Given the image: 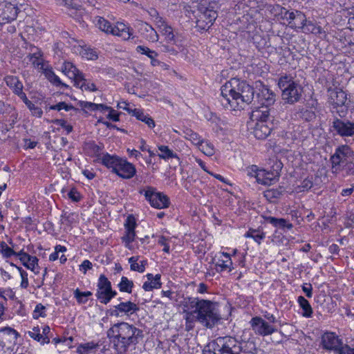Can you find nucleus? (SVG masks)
I'll use <instances>...</instances> for the list:
<instances>
[{
  "label": "nucleus",
  "instance_id": "obj_1",
  "mask_svg": "<svg viewBox=\"0 0 354 354\" xmlns=\"http://www.w3.org/2000/svg\"><path fill=\"white\" fill-rule=\"evenodd\" d=\"M186 320L192 316L204 326L212 328L221 319L216 304L198 297H186L181 302Z\"/></svg>",
  "mask_w": 354,
  "mask_h": 354
},
{
  "label": "nucleus",
  "instance_id": "obj_2",
  "mask_svg": "<svg viewBox=\"0 0 354 354\" xmlns=\"http://www.w3.org/2000/svg\"><path fill=\"white\" fill-rule=\"evenodd\" d=\"M254 93V88L245 81L233 78L221 86L220 101L227 109H243L245 105L252 103Z\"/></svg>",
  "mask_w": 354,
  "mask_h": 354
},
{
  "label": "nucleus",
  "instance_id": "obj_3",
  "mask_svg": "<svg viewBox=\"0 0 354 354\" xmlns=\"http://www.w3.org/2000/svg\"><path fill=\"white\" fill-rule=\"evenodd\" d=\"M106 333L114 348L120 353H125L130 346L136 345L143 337L141 329L124 322L113 324Z\"/></svg>",
  "mask_w": 354,
  "mask_h": 354
},
{
  "label": "nucleus",
  "instance_id": "obj_4",
  "mask_svg": "<svg viewBox=\"0 0 354 354\" xmlns=\"http://www.w3.org/2000/svg\"><path fill=\"white\" fill-rule=\"evenodd\" d=\"M250 119L252 122L250 126L257 139H266L274 129V124L273 118L270 114V109L265 106L255 108L251 113Z\"/></svg>",
  "mask_w": 354,
  "mask_h": 354
},
{
  "label": "nucleus",
  "instance_id": "obj_5",
  "mask_svg": "<svg viewBox=\"0 0 354 354\" xmlns=\"http://www.w3.org/2000/svg\"><path fill=\"white\" fill-rule=\"evenodd\" d=\"M277 85L281 91L282 100L286 103L293 104L300 100L303 88L290 75H281Z\"/></svg>",
  "mask_w": 354,
  "mask_h": 354
},
{
  "label": "nucleus",
  "instance_id": "obj_6",
  "mask_svg": "<svg viewBox=\"0 0 354 354\" xmlns=\"http://www.w3.org/2000/svg\"><path fill=\"white\" fill-rule=\"evenodd\" d=\"M218 354H239V341L232 336L218 337L208 344Z\"/></svg>",
  "mask_w": 354,
  "mask_h": 354
},
{
  "label": "nucleus",
  "instance_id": "obj_7",
  "mask_svg": "<svg viewBox=\"0 0 354 354\" xmlns=\"http://www.w3.org/2000/svg\"><path fill=\"white\" fill-rule=\"evenodd\" d=\"M353 158L354 151L349 146L344 145L337 147L330 158L333 173L340 172V168Z\"/></svg>",
  "mask_w": 354,
  "mask_h": 354
},
{
  "label": "nucleus",
  "instance_id": "obj_8",
  "mask_svg": "<svg viewBox=\"0 0 354 354\" xmlns=\"http://www.w3.org/2000/svg\"><path fill=\"white\" fill-rule=\"evenodd\" d=\"M218 17L217 12L212 6L201 4L196 15V27L200 30H208Z\"/></svg>",
  "mask_w": 354,
  "mask_h": 354
},
{
  "label": "nucleus",
  "instance_id": "obj_9",
  "mask_svg": "<svg viewBox=\"0 0 354 354\" xmlns=\"http://www.w3.org/2000/svg\"><path fill=\"white\" fill-rule=\"evenodd\" d=\"M116 295L117 292L112 289L111 281L104 274H101L97 284V299L100 303L107 304Z\"/></svg>",
  "mask_w": 354,
  "mask_h": 354
},
{
  "label": "nucleus",
  "instance_id": "obj_10",
  "mask_svg": "<svg viewBox=\"0 0 354 354\" xmlns=\"http://www.w3.org/2000/svg\"><path fill=\"white\" fill-rule=\"evenodd\" d=\"M282 163L279 162L276 163V169L272 171L265 169H258L256 165L252 166V171L254 173V178L259 183L265 185H270L279 180V171L282 167Z\"/></svg>",
  "mask_w": 354,
  "mask_h": 354
},
{
  "label": "nucleus",
  "instance_id": "obj_11",
  "mask_svg": "<svg viewBox=\"0 0 354 354\" xmlns=\"http://www.w3.org/2000/svg\"><path fill=\"white\" fill-rule=\"evenodd\" d=\"M139 310L138 305L131 301H120L119 304L107 310L111 317H120L123 315L131 316Z\"/></svg>",
  "mask_w": 354,
  "mask_h": 354
},
{
  "label": "nucleus",
  "instance_id": "obj_12",
  "mask_svg": "<svg viewBox=\"0 0 354 354\" xmlns=\"http://www.w3.org/2000/svg\"><path fill=\"white\" fill-rule=\"evenodd\" d=\"M145 196L150 205L157 209L167 208L170 203L169 198L165 194L156 192L151 187H149L145 191Z\"/></svg>",
  "mask_w": 354,
  "mask_h": 354
},
{
  "label": "nucleus",
  "instance_id": "obj_13",
  "mask_svg": "<svg viewBox=\"0 0 354 354\" xmlns=\"http://www.w3.org/2000/svg\"><path fill=\"white\" fill-rule=\"evenodd\" d=\"M250 325L254 333L260 336H268L277 331V328L262 317L256 316L251 319Z\"/></svg>",
  "mask_w": 354,
  "mask_h": 354
},
{
  "label": "nucleus",
  "instance_id": "obj_14",
  "mask_svg": "<svg viewBox=\"0 0 354 354\" xmlns=\"http://www.w3.org/2000/svg\"><path fill=\"white\" fill-rule=\"evenodd\" d=\"M331 128L336 134L341 137H352L354 136V121L342 120L335 117L332 122Z\"/></svg>",
  "mask_w": 354,
  "mask_h": 354
},
{
  "label": "nucleus",
  "instance_id": "obj_15",
  "mask_svg": "<svg viewBox=\"0 0 354 354\" xmlns=\"http://www.w3.org/2000/svg\"><path fill=\"white\" fill-rule=\"evenodd\" d=\"M343 344L342 339L333 332H326L322 335L321 345L326 351L337 354Z\"/></svg>",
  "mask_w": 354,
  "mask_h": 354
},
{
  "label": "nucleus",
  "instance_id": "obj_16",
  "mask_svg": "<svg viewBox=\"0 0 354 354\" xmlns=\"http://www.w3.org/2000/svg\"><path fill=\"white\" fill-rule=\"evenodd\" d=\"M137 224L134 217L129 216L124 223L125 234L121 238L125 243V247L131 249V243L136 238L135 228Z\"/></svg>",
  "mask_w": 354,
  "mask_h": 354
},
{
  "label": "nucleus",
  "instance_id": "obj_17",
  "mask_svg": "<svg viewBox=\"0 0 354 354\" xmlns=\"http://www.w3.org/2000/svg\"><path fill=\"white\" fill-rule=\"evenodd\" d=\"M257 102L261 105V106L269 109V106L276 101V95L267 86H262L257 94Z\"/></svg>",
  "mask_w": 354,
  "mask_h": 354
},
{
  "label": "nucleus",
  "instance_id": "obj_18",
  "mask_svg": "<svg viewBox=\"0 0 354 354\" xmlns=\"http://www.w3.org/2000/svg\"><path fill=\"white\" fill-rule=\"evenodd\" d=\"M136 172L134 165L127 160L121 158L115 174L122 178H131Z\"/></svg>",
  "mask_w": 354,
  "mask_h": 354
},
{
  "label": "nucleus",
  "instance_id": "obj_19",
  "mask_svg": "<svg viewBox=\"0 0 354 354\" xmlns=\"http://www.w3.org/2000/svg\"><path fill=\"white\" fill-rule=\"evenodd\" d=\"M62 71L66 76L74 81V86H79V80L80 76L84 74L73 63L65 62L62 66Z\"/></svg>",
  "mask_w": 354,
  "mask_h": 354
},
{
  "label": "nucleus",
  "instance_id": "obj_20",
  "mask_svg": "<svg viewBox=\"0 0 354 354\" xmlns=\"http://www.w3.org/2000/svg\"><path fill=\"white\" fill-rule=\"evenodd\" d=\"M140 34L148 41L156 42L158 41L159 35L156 30L148 23L140 21L138 24Z\"/></svg>",
  "mask_w": 354,
  "mask_h": 354
},
{
  "label": "nucleus",
  "instance_id": "obj_21",
  "mask_svg": "<svg viewBox=\"0 0 354 354\" xmlns=\"http://www.w3.org/2000/svg\"><path fill=\"white\" fill-rule=\"evenodd\" d=\"M18 14V8L11 3H6L0 6V15L8 22L15 20Z\"/></svg>",
  "mask_w": 354,
  "mask_h": 354
},
{
  "label": "nucleus",
  "instance_id": "obj_22",
  "mask_svg": "<svg viewBox=\"0 0 354 354\" xmlns=\"http://www.w3.org/2000/svg\"><path fill=\"white\" fill-rule=\"evenodd\" d=\"M328 91L330 92V100L333 106L346 105L347 94L344 91L341 89L337 91L330 88H328Z\"/></svg>",
  "mask_w": 354,
  "mask_h": 354
},
{
  "label": "nucleus",
  "instance_id": "obj_23",
  "mask_svg": "<svg viewBox=\"0 0 354 354\" xmlns=\"http://www.w3.org/2000/svg\"><path fill=\"white\" fill-rule=\"evenodd\" d=\"M146 277L148 281H145L142 286V288L145 291H151L153 289H158L161 287V275L160 274H157L155 276H153V274L149 273L146 275Z\"/></svg>",
  "mask_w": 354,
  "mask_h": 354
},
{
  "label": "nucleus",
  "instance_id": "obj_24",
  "mask_svg": "<svg viewBox=\"0 0 354 354\" xmlns=\"http://www.w3.org/2000/svg\"><path fill=\"white\" fill-rule=\"evenodd\" d=\"M156 26L159 32L165 37L167 42L171 44L176 43L173 28L169 26L165 20L160 24H158Z\"/></svg>",
  "mask_w": 354,
  "mask_h": 354
},
{
  "label": "nucleus",
  "instance_id": "obj_25",
  "mask_svg": "<svg viewBox=\"0 0 354 354\" xmlns=\"http://www.w3.org/2000/svg\"><path fill=\"white\" fill-rule=\"evenodd\" d=\"M121 158L117 156H111L109 153L104 154L101 158V162L109 169H111L115 173L116 169L120 162Z\"/></svg>",
  "mask_w": 354,
  "mask_h": 354
},
{
  "label": "nucleus",
  "instance_id": "obj_26",
  "mask_svg": "<svg viewBox=\"0 0 354 354\" xmlns=\"http://www.w3.org/2000/svg\"><path fill=\"white\" fill-rule=\"evenodd\" d=\"M265 221L268 223L272 224L275 227H279L281 229L287 228L290 230L292 228V224L288 222V221L285 218H277L271 216H263Z\"/></svg>",
  "mask_w": 354,
  "mask_h": 354
},
{
  "label": "nucleus",
  "instance_id": "obj_27",
  "mask_svg": "<svg viewBox=\"0 0 354 354\" xmlns=\"http://www.w3.org/2000/svg\"><path fill=\"white\" fill-rule=\"evenodd\" d=\"M5 82L6 85L11 88L15 94L23 90V84L16 76L8 75L5 77Z\"/></svg>",
  "mask_w": 354,
  "mask_h": 354
},
{
  "label": "nucleus",
  "instance_id": "obj_28",
  "mask_svg": "<svg viewBox=\"0 0 354 354\" xmlns=\"http://www.w3.org/2000/svg\"><path fill=\"white\" fill-rule=\"evenodd\" d=\"M284 191L282 187H279L275 189H268L264 192L263 196L268 201L274 203L277 199L281 198Z\"/></svg>",
  "mask_w": 354,
  "mask_h": 354
},
{
  "label": "nucleus",
  "instance_id": "obj_29",
  "mask_svg": "<svg viewBox=\"0 0 354 354\" xmlns=\"http://www.w3.org/2000/svg\"><path fill=\"white\" fill-rule=\"evenodd\" d=\"M131 114L135 116L138 120L145 122L149 128L152 129L155 127V122L152 118L148 114H145L142 110L134 109Z\"/></svg>",
  "mask_w": 354,
  "mask_h": 354
},
{
  "label": "nucleus",
  "instance_id": "obj_30",
  "mask_svg": "<svg viewBox=\"0 0 354 354\" xmlns=\"http://www.w3.org/2000/svg\"><path fill=\"white\" fill-rule=\"evenodd\" d=\"M222 255L224 259H218V261L216 263L217 271L222 272L227 269L231 271L232 269V261L229 254L223 252Z\"/></svg>",
  "mask_w": 354,
  "mask_h": 354
},
{
  "label": "nucleus",
  "instance_id": "obj_31",
  "mask_svg": "<svg viewBox=\"0 0 354 354\" xmlns=\"http://www.w3.org/2000/svg\"><path fill=\"white\" fill-rule=\"evenodd\" d=\"M297 301L300 308L302 309V316L307 318L311 317L313 311L309 301L303 296L298 297Z\"/></svg>",
  "mask_w": 354,
  "mask_h": 354
},
{
  "label": "nucleus",
  "instance_id": "obj_32",
  "mask_svg": "<svg viewBox=\"0 0 354 354\" xmlns=\"http://www.w3.org/2000/svg\"><path fill=\"white\" fill-rule=\"evenodd\" d=\"M239 354H257V348L252 341L239 342Z\"/></svg>",
  "mask_w": 354,
  "mask_h": 354
},
{
  "label": "nucleus",
  "instance_id": "obj_33",
  "mask_svg": "<svg viewBox=\"0 0 354 354\" xmlns=\"http://www.w3.org/2000/svg\"><path fill=\"white\" fill-rule=\"evenodd\" d=\"M44 74L45 77L53 84L55 86H62L64 87H67L68 86L64 83H62L59 79V77L55 75L52 68H44Z\"/></svg>",
  "mask_w": 354,
  "mask_h": 354
},
{
  "label": "nucleus",
  "instance_id": "obj_34",
  "mask_svg": "<svg viewBox=\"0 0 354 354\" xmlns=\"http://www.w3.org/2000/svg\"><path fill=\"white\" fill-rule=\"evenodd\" d=\"M245 236L247 238H252L254 241L260 244L261 241L265 239L266 234L261 232L259 229L255 230L250 228L245 233Z\"/></svg>",
  "mask_w": 354,
  "mask_h": 354
},
{
  "label": "nucleus",
  "instance_id": "obj_35",
  "mask_svg": "<svg viewBox=\"0 0 354 354\" xmlns=\"http://www.w3.org/2000/svg\"><path fill=\"white\" fill-rule=\"evenodd\" d=\"M295 115L297 118H301L307 122L312 121L316 118L315 113L313 111L305 108L300 109Z\"/></svg>",
  "mask_w": 354,
  "mask_h": 354
},
{
  "label": "nucleus",
  "instance_id": "obj_36",
  "mask_svg": "<svg viewBox=\"0 0 354 354\" xmlns=\"http://www.w3.org/2000/svg\"><path fill=\"white\" fill-rule=\"evenodd\" d=\"M28 335L31 338L37 340L41 344H48V337H43V335L41 334L39 326H35L31 331H28Z\"/></svg>",
  "mask_w": 354,
  "mask_h": 354
},
{
  "label": "nucleus",
  "instance_id": "obj_37",
  "mask_svg": "<svg viewBox=\"0 0 354 354\" xmlns=\"http://www.w3.org/2000/svg\"><path fill=\"white\" fill-rule=\"evenodd\" d=\"M133 285L134 284L132 281L128 279V278L126 277H122L118 286L120 291L131 293Z\"/></svg>",
  "mask_w": 354,
  "mask_h": 354
},
{
  "label": "nucleus",
  "instance_id": "obj_38",
  "mask_svg": "<svg viewBox=\"0 0 354 354\" xmlns=\"http://www.w3.org/2000/svg\"><path fill=\"white\" fill-rule=\"evenodd\" d=\"M73 295L79 304H84L88 301V297L93 294L90 291L82 292L79 288H77L73 291Z\"/></svg>",
  "mask_w": 354,
  "mask_h": 354
},
{
  "label": "nucleus",
  "instance_id": "obj_39",
  "mask_svg": "<svg viewBox=\"0 0 354 354\" xmlns=\"http://www.w3.org/2000/svg\"><path fill=\"white\" fill-rule=\"evenodd\" d=\"M183 134L185 138L190 140L194 145H200L201 140L198 133L194 132L192 129L186 128L183 130Z\"/></svg>",
  "mask_w": 354,
  "mask_h": 354
},
{
  "label": "nucleus",
  "instance_id": "obj_40",
  "mask_svg": "<svg viewBox=\"0 0 354 354\" xmlns=\"http://www.w3.org/2000/svg\"><path fill=\"white\" fill-rule=\"evenodd\" d=\"M42 54L40 51L35 52L29 55L30 62L32 63L35 68L44 69V64L41 59Z\"/></svg>",
  "mask_w": 354,
  "mask_h": 354
},
{
  "label": "nucleus",
  "instance_id": "obj_41",
  "mask_svg": "<svg viewBox=\"0 0 354 354\" xmlns=\"http://www.w3.org/2000/svg\"><path fill=\"white\" fill-rule=\"evenodd\" d=\"M85 149L90 153L92 156H100L102 151V147L99 145H96L95 142L90 141L85 144Z\"/></svg>",
  "mask_w": 354,
  "mask_h": 354
},
{
  "label": "nucleus",
  "instance_id": "obj_42",
  "mask_svg": "<svg viewBox=\"0 0 354 354\" xmlns=\"http://www.w3.org/2000/svg\"><path fill=\"white\" fill-rule=\"evenodd\" d=\"M158 149L161 151V154H159V157L162 159H169L174 158H178V156L176 153H174L173 151L169 149L167 146L160 145L158 147Z\"/></svg>",
  "mask_w": 354,
  "mask_h": 354
},
{
  "label": "nucleus",
  "instance_id": "obj_43",
  "mask_svg": "<svg viewBox=\"0 0 354 354\" xmlns=\"http://www.w3.org/2000/svg\"><path fill=\"white\" fill-rule=\"evenodd\" d=\"M50 110H57V111H61L62 109H64L66 111H73L75 113L79 112V109L77 108H75L71 104H68L64 102H60L55 105H51L49 106Z\"/></svg>",
  "mask_w": 354,
  "mask_h": 354
},
{
  "label": "nucleus",
  "instance_id": "obj_44",
  "mask_svg": "<svg viewBox=\"0 0 354 354\" xmlns=\"http://www.w3.org/2000/svg\"><path fill=\"white\" fill-rule=\"evenodd\" d=\"M80 85L77 86L81 89H85L89 91H96L97 87L93 83L87 82V80L85 79L84 75L80 76V79L79 80Z\"/></svg>",
  "mask_w": 354,
  "mask_h": 354
},
{
  "label": "nucleus",
  "instance_id": "obj_45",
  "mask_svg": "<svg viewBox=\"0 0 354 354\" xmlns=\"http://www.w3.org/2000/svg\"><path fill=\"white\" fill-rule=\"evenodd\" d=\"M281 14L283 15L284 19L289 21V24L291 27L297 26V24L292 22L296 19L297 10L290 12L283 8Z\"/></svg>",
  "mask_w": 354,
  "mask_h": 354
},
{
  "label": "nucleus",
  "instance_id": "obj_46",
  "mask_svg": "<svg viewBox=\"0 0 354 354\" xmlns=\"http://www.w3.org/2000/svg\"><path fill=\"white\" fill-rule=\"evenodd\" d=\"M80 54L83 57L91 60H95L98 57L96 51L89 47L82 48Z\"/></svg>",
  "mask_w": 354,
  "mask_h": 354
},
{
  "label": "nucleus",
  "instance_id": "obj_47",
  "mask_svg": "<svg viewBox=\"0 0 354 354\" xmlns=\"http://www.w3.org/2000/svg\"><path fill=\"white\" fill-rule=\"evenodd\" d=\"M0 252L6 258H9L16 254L12 248H10L4 241L0 242Z\"/></svg>",
  "mask_w": 354,
  "mask_h": 354
},
{
  "label": "nucleus",
  "instance_id": "obj_48",
  "mask_svg": "<svg viewBox=\"0 0 354 354\" xmlns=\"http://www.w3.org/2000/svg\"><path fill=\"white\" fill-rule=\"evenodd\" d=\"M97 345L93 342L80 344L77 350L78 354H88L89 351L96 348Z\"/></svg>",
  "mask_w": 354,
  "mask_h": 354
},
{
  "label": "nucleus",
  "instance_id": "obj_49",
  "mask_svg": "<svg viewBox=\"0 0 354 354\" xmlns=\"http://www.w3.org/2000/svg\"><path fill=\"white\" fill-rule=\"evenodd\" d=\"M97 24L100 30L105 32L112 34V29L113 26L111 24L109 21L104 19V18L100 17L97 21Z\"/></svg>",
  "mask_w": 354,
  "mask_h": 354
},
{
  "label": "nucleus",
  "instance_id": "obj_50",
  "mask_svg": "<svg viewBox=\"0 0 354 354\" xmlns=\"http://www.w3.org/2000/svg\"><path fill=\"white\" fill-rule=\"evenodd\" d=\"M340 171H344L346 176L354 175V157L348 162H345L340 168Z\"/></svg>",
  "mask_w": 354,
  "mask_h": 354
},
{
  "label": "nucleus",
  "instance_id": "obj_51",
  "mask_svg": "<svg viewBox=\"0 0 354 354\" xmlns=\"http://www.w3.org/2000/svg\"><path fill=\"white\" fill-rule=\"evenodd\" d=\"M136 50L138 53L147 55L149 59L153 56H158L157 52L145 46H138Z\"/></svg>",
  "mask_w": 354,
  "mask_h": 354
},
{
  "label": "nucleus",
  "instance_id": "obj_52",
  "mask_svg": "<svg viewBox=\"0 0 354 354\" xmlns=\"http://www.w3.org/2000/svg\"><path fill=\"white\" fill-rule=\"evenodd\" d=\"M147 12L151 19L154 21L156 26L165 20L162 17L160 16L157 10L153 8H149Z\"/></svg>",
  "mask_w": 354,
  "mask_h": 354
},
{
  "label": "nucleus",
  "instance_id": "obj_53",
  "mask_svg": "<svg viewBox=\"0 0 354 354\" xmlns=\"http://www.w3.org/2000/svg\"><path fill=\"white\" fill-rule=\"evenodd\" d=\"M45 310L46 307L41 304H37L32 313L33 318L38 319L39 317H44L46 316Z\"/></svg>",
  "mask_w": 354,
  "mask_h": 354
},
{
  "label": "nucleus",
  "instance_id": "obj_54",
  "mask_svg": "<svg viewBox=\"0 0 354 354\" xmlns=\"http://www.w3.org/2000/svg\"><path fill=\"white\" fill-rule=\"evenodd\" d=\"M26 106L33 116L38 118H41L42 116L43 111L41 109L35 106L31 101H30L29 104H26Z\"/></svg>",
  "mask_w": 354,
  "mask_h": 354
},
{
  "label": "nucleus",
  "instance_id": "obj_55",
  "mask_svg": "<svg viewBox=\"0 0 354 354\" xmlns=\"http://www.w3.org/2000/svg\"><path fill=\"white\" fill-rule=\"evenodd\" d=\"M24 261H21L23 265L28 269H34L35 265H37L38 259L36 257L29 255L28 258H25Z\"/></svg>",
  "mask_w": 354,
  "mask_h": 354
},
{
  "label": "nucleus",
  "instance_id": "obj_56",
  "mask_svg": "<svg viewBox=\"0 0 354 354\" xmlns=\"http://www.w3.org/2000/svg\"><path fill=\"white\" fill-rule=\"evenodd\" d=\"M17 270H19L21 277V282L20 286L22 288H26L28 286V273L23 270L21 267H17Z\"/></svg>",
  "mask_w": 354,
  "mask_h": 354
},
{
  "label": "nucleus",
  "instance_id": "obj_57",
  "mask_svg": "<svg viewBox=\"0 0 354 354\" xmlns=\"http://www.w3.org/2000/svg\"><path fill=\"white\" fill-rule=\"evenodd\" d=\"M53 123L64 128L66 131L67 134L70 133L73 131V127L68 124L67 122L64 120L56 119L53 121Z\"/></svg>",
  "mask_w": 354,
  "mask_h": 354
},
{
  "label": "nucleus",
  "instance_id": "obj_58",
  "mask_svg": "<svg viewBox=\"0 0 354 354\" xmlns=\"http://www.w3.org/2000/svg\"><path fill=\"white\" fill-rule=\"evenodd\" d=\"M65 251H66V248L65 246H62L60 245H56L55 248V252L49 256V260L51 261L57 260L59 257L58 253L60 252H64Z\"/></svg>",
  "mask_w": 354,
  "mask_h": 354
},
{
  "label": "nucleus",
  "instance_id": "obj_59",
  "mask_svg": "<svg viewBox=\"0 0 354 354\" xmlns=\"http://www.w3.org/2000/svg\"><path fill=\"white\" fill-rule=\"evenodd\" d=\"M295 21L297 22V27L301 28L304 26V24L306 23L307 19L302 12L297 10Z\"/></svg>",
  "mask_w": 354,
  "mask_h": 354
},
{
  "label": "nucleus",
  "instance_id": "obj_60",
  "mask_svg": "<svg viewBox=\"0 0 354 354\" xmlns=\"http://www.w3.org/2000/svg\"><path fill=\"white\" fill-rule=\"evenodd\" d=\"M68 196L72 201L75 203L79 202L82 198L80 193L75 188L71 189L68 193Z\"/></svg>",
  "mask_w": 354,
  "mask_h": 354
},
{
  "label": "nucleus",
  "instance_id": "obj_61",
  "mask_svg": "<svg viewBox=\"0 0 354 354\" xmlns=\"http://www.w3.org/2000/svg\"><path fill=\"white\" fill-rule=\"evenodd\" d=\"M333 109L335 110L339 118H344L347 114L348 106L346 105L333 106Z\"/></svg>",
  "mask_w": 354,
  "mask_h": 354
},
{
  "label": "nucleus",
  "instance_id": "obj_62",
  "mask_svg": "<svg viewBox=\"0 0 354 354\" xmlns=\"http://www.w3.org/2000/svg\"><path fill=\"white\" fill-rule=\"evenodd\" d=\"M147 264V261H140V264L136 263L135 265H131V270L133 271H137L138 272L142 273L145 270V266Z\"/></svg>",
  "mask_w": 354,
  "mask_h": 354
},
{
  "label": "nucleus",
  "instance_id": "obj_63",
  "mask_svg": "<svg viewBox=\"0 0 354 354\" xmlns=\"http://www.w3.org/2000/svg\"><path fill=\"white\" fill-rule=\"evenodd\" d=\"M129 27H127L123 23H118L116 26H114L112 29V34L113 35H118L119 33H121L122 32L127 30Z\"/></svg>",
  "mask_w": 354,
  "mask_h": 354
},
{
  "label": "nucleus",
  "instance_id": "obj_64",
  "mask_svg": "<svg viewBox=\"0 0 354 354\" xmlns=\"http://www.w3.org/2000/svg\"><path fill=\"white\" fill-rule=\"evenodd\" d=\"M337 354H354V348L351 347L348 344H343Z\"/></svg>",
  "mask_w": 354,
  "mask_h": 354
}]
</instances>
